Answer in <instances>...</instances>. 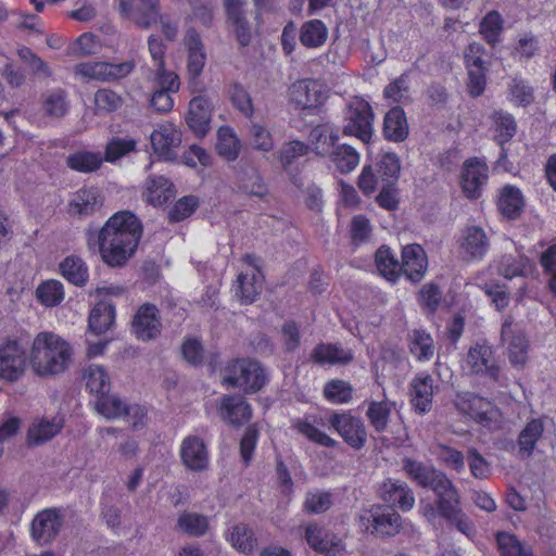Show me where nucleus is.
I'll return each mask as SVG.
<instances>
[{
    "mask_svg": "<svg viewBox=\"0 0 556 556\" xmlns=\"http://www.w3.org/2000/svg\"><path fill=\"white\" fill-rule=\"evenodd\" d=\"M319 427L334 430L343 442L355 451L363 450L368 440L364 420L350 410L342 413L332 410L328 418L321 415L305 414L292 422V428L309 442L328 448L337 447L339 442L320 430Z\"/></svg>",
    "mask_w": 556,
    "mask_h": 556,
    "instance_id": "nucleus-1",
    "label": "nucleus"
},
{
    "mask_svg": "<svg viewBox=\"0 0 556 556\" xmlns=\"http://www.w3.org/2000/svg\"><path fill=\"white\" fill-rule=\"evenodd\" d=\"M465 363L471 372L486 377L494 382H500L502 370L500 365L493 359V352L490 346L484 344L471 346Z\"/></svg>",
    "mask_w": 556,
    "mask_h": 556,
    "instance_id": "nucleus-24",
    "label": "nucleus"
},
{
    "mask_svg": "<svg viewBox=\"0 0 556 556\" xmlns=\"http://www.w3.org/2000/svg\"><path fill=\"white\" fill-rule=\"evenodd\" d=\"M216 412L225 425L236 429L248 425L253 417L252 405L241 394L220 396L216 404Z\"/></svg>",
    "mask_w": 556,
    "mask_h": 556,
    "instance_id": "nucleus-15",
    "label": "nucleus"
},
{
    "mask_svg": "<svg viewBox=\"0 0 556 556\" xmlns=\"http://www.w3.org/2000/svg\"><path fill=\"white\" fill-rule=\"evenodd\" d=\"M497 206L506 218H518L525 207V199L521 191L511 185L504 186L498 195Z\"/></svg>",
    "mask_w": 556,
    "mask_h": 556,
    "instance_id": "nucleus-37",
    "label": "nucleus"
},
{
    "mask_svg": "<svg viewBox=\"0 0 556 556\" xmlns=\"http://www.w3.org/2000/svg\"><path fill=\"white\" fill-rule=\"evenodd\" d=\"M402 468L412 481L419 486L431 489L438 495L435 506L432 508V516L434 519H443L447 526H451L452 481L433 466L409 457L403 458Z\"/></svg>",
    "mask_w": 556,
    "mask_h": 556,
    "instance_id": "nucleus-4",
    "label": "nucleus"
},
{
    "mask_svg": "<svg viewBox=\"0 0 556 556\" xmlns=\"http://www.w3.org/2000/svg\"><path fill=\"white\" fill-rule=\"evenodd\" d=\"M496 543L501 556H533L531 547L522 544L511 533L498 532L496 534Z\"/></svg>",
    "mask_w": 556,
    "mask_h": 556,
    "instance_id": "nucleus-56",
    "label": "nucleus"
},
{
    "mask_svg": "<svg viewBox=\"0 0 556 556\" xmlns=\"http://www.w3.org/2000/svg\"><path fill=\"white\" fill-rule=\"evenodd\" d=\"M501 341L507 343L508 358L513 366L522 367L528 359V340L522 329L507 316L501 329Z\"/></svg>",
    "mask_w": 556,
    "mask_h": 556,
    "instance_id": "nucleus-20",
    "label": "nucleus"
},
{
    "mask_svg": "<svg viewBox=\"0 0 556 556\" xmlns=\"http://www.w3.org/2000/svg\"><path fill=\"white\" fill-rule=\"evenodd\" d=\"M395 403L384 397L381 401H368L366 417L371 428L377 433H383L388 429L390 417Z\"/></svg>",
    "mask_w": 556,
    "mask_h": 556,
    "instance_id": "nucleus-36",
    "label": "nucleus"
},
{
    "mask_svg": "<svg viewBox=\"0 0 556 556\" xmlns=\"http://www.w3.org/2000/svg\"><path fill=\"white\" fill-rule=\"evenodd\" d=\"M98 48L97 36L91 33H84L70 43L67 54L71 56H89L96 54Z\"/></svg>",
    "mask_w": 556,
    "mask_h": 556,
    "instance_id": "nucleus-62",
    "label": "nucleus"
},
{
    "mask_svg": "<svg viewBox=\"0 0 556 556\" xmlns=\"http://www.w3.org/2000/svg\"><path fill=\"white\" fill-rule=\"evenodd\" d=\"M332 505V495L327 491H309L304 501V510L309 514H321Z\"/></svg>",
    "mask_w": 556,
    "mask_h": 556,
    "instance_id": "nucleus-64",
    "label": "nucleus"
},
{
    "mask_svg": "<svg viewBox=\"0 0 556 556\" xmlns=\"http://www.w3.org/2000/svg\"><path fill=\"white\" fill-rule=\"evenodd\" d=\"M184 466L190 471L199 472L208 467V450L204 441L197 435L186 437L179 450Z\"/></svg>",
    "mask_w": 556,
    "mask_h": 556,
    "instance_id": "nucleus-27",
    "label": "nucleus"
},
{
    "mask_svg": "<svg viewBox=\"0 0 556 556\" xmlns=\"http://www.w3.org/2000/svg\"><path fill=\"white\" fill-rule=\"evenodd\" d=\"M60 273L67 282L85 287L89 280V268L78 255H68L60 263Z\"/></svg>",
    "mask_w": 556,
    "mask_h": 556,
    "instance_id": "nucleus-38",
    "label": "nucleus"
},
{
    "mask_svg": "<svg viewBox=\"0 0 556 556\" xmlns=\"http://www.w3.org/2000/svg\"><path fill=\"white\" fill-rule=\"evenodd\" d=\"M137 141L135 139H124L114 137L105 146L103 162L114 163L129 152L136 150Z\"/></svg>",
    "mask_w": 556,
    "mask_h": 556,
    "instance_id": "nucleus-60",
    "label": "nucleus"
},
{
    "mask_svg": "<svg viewBox=\"0 0 556 556\" xmlns=\"http://www.w3.org/2000/svg\"><path fill=\"white\" fill-rule=\"evenodd\" d=\"M508 96L511 102L523 108L531 104L534 100L532 86L520 77H514L508 83Z\"/></svg>",
    "mask_w": 556,
    "mask_h": 556,
    "instance_id": "nucleus-58",
    "label": "nucleus"
},
{
    "mask_svg": "<svg viewBox=\"0 0 556 556\" xmlns=\"http://www.w3.org/2000/svg\"><path fill=\"white\" fill-rule=\"evenodd\" d=\"M334 168L341 174H350L359 164V153L346 143L338 144L327 157Z\"/></svg>",
    "mask_w": 556,
    "mask_h": 556,
    "instance_id": "nucleus-42",
    "label": "nucleus"
},
{
    "mask_svg": "<svg viewBox=\"0 0 556 556\" xmlns=\"http://www.w3.org/2000/svg\"><path fill=\"white\" fill-rule=\"evenodd\" d=\"M123 102V98L112 89L101 88L94 93V104L98 112H115L122 108Z\"/></svg>",
    "mask_w": 556,
    "mask_h": 556,
    "instance_id": "nucleus-63",
    "label": "nucleus"
},
{
    "mask_svg": "<svg viewBox=\"0 0 556 556\" xmlns=\"http://www.w3.org/2000/svg\"><path fill=\"white\" fill-rule=\"evenodd\" d=\"M134 60L121 63L106 61L81 62L74 66V74L85 81L112 83L128 77L135 70Z\"/></svg>",
    "mask_w": 556,
    "mask_h": 556,
    "instance_id": "nucleus-8",
    "label": "nucleus"
},
{
    "mask_svg": "<svg viewBox=\"0 0 556 556\" xmlns=\"http://www.w3.org/2000/svg\"><path fill=\"white\" fill-rule=\"evenodd\" d=\"M121 13L143 29L159 21L160 0H117Z\"/></svg>",
    "mask_w": 556,
    "mask_h": 556,
    "instance_id": "nucleus-22",
    "label": "nucleus"
},
{
    "mask_svg": "<svg viewBox=\"0 0 556 556\" xmlns=\"http://www.w3.org/2000/svg\"><path fill=\"white\" fill-rule=\"evenodd\" d=\"M240 140L230 126H222L217 131V153L227 161H235L240 152Z\"/></svg>",
    "mask_w": 556,
    "mask_h": 556,
    "instance_id": "nucleus-49",
    "label": "nucleus"
},
{
    "mask_svg": "<svg viewBox=\"0 0 556 556\" xmlns=\"http://www.w3.org/2000/svg\"><path fill=\"white\" fill-rule=\"evenodd\" d=\"M84 379L86 381V388L91 394H94L96 397L104 391H110V377L106 370L100 365H89L84 371Z\"/></svg>",
    "mask_w": 556,
    "mask_h": 556,
    "instance_id": "nucleus-53",
    "label": "nucleus"
},
{
    "mask_svg": "<svg viewBox=\"0 0 556 556\" xmlns=\"http://www.w3.org/2000/svg\"><path fill=\"white\" fill-rule=\"evenodd\" d=\"M104 195L94 186H84L71 194L67 205V215L77 220H85L102 213Z\"/></svg>",
    "mask_w": 556,
    "mask_h": 556,
    "instance_id": "nucleus-11",
    "label": "nucleus"
},
{
    "mask_svg": "<svg viewBox=\"0 0 556 556\" xmlns=\"http://www.w3.org/2000/svg\"><path fill=\"white\" fill-rule=\"evenodd\" d=\"M26 350L17 339H8L0 344V379L18 381L25 374Z\"/></svg>",
    "mask_w": 556,
    "mask_h": 556,
    "instance_id": "nucleus-14",
    "label": "nucleus"
},
{
    "mask_svg": "<svg viewBox=\"0 0 556 556\" xmlns=\"http://www.w3.org/2000/svg\"><path fill=\"white\" fill-rule=\"evenodd\" d=\"M374 118L370 103L363 97L355 96L348 104L342 132L368 143L374 134Z\"/></svg>",
    "mask_w": 556,
    "mask_h": 556,
    "instance_id": "nucleus-7",
    "label": "nucleus"
},
{
    "mask_svg": "<svg viewBox=\"0 0 556 556\" xmlns=\"http://www.w3.org/2000/svg\"><path fill=\"white\" fill-rule=\"evenodd\" d=\"M457 243L458 258L466 264L483 261L491 247L490 237L478 225H466L460 230Z\"/></svg>",
    "mask_w": 556,
    "mask_h": 556,
    "instance_id": "nucleus-10",
    "label": "nucleus"
},
{
    "mask_svg": "<svg viewBox=\"0 0 556 556\" xmlns=\"http://www.w3.org/2000/svg\"><path fill=\"white\" fill-rule=\"evenodd\" d=\"M154 83L157 89L152 93L150 105L156 112L167 113L174 108L172 93H176L180 88V79L177 74L154 75Z\"/></svg>",
    "mask_w": 556,
    "mask_h": 556,
    "instance_id": "nucleus-29",
    "label": "nucleus"
},
{
    "mask_svg": "<svg viewBox=\"0 0 556 556\" xmlns=\"http://www.w3.org/2000/svg\"><path fill=\"white\" fill-rule=\"evenodd\" d=\"M483 54L484 47L479 42L469 43L464 51V62L468 72L467 90L475 98L483 93L486 85Z\"/></svg>",
    "mask_w": 556,
    "mask_h": 556,
    "instance_id": "nucleus-17",
    "label": "nucleus"
},
{
    "mask_svg": "<svg viewBox=\"0 0 556 556\" xmlns=\"http://www.w3.org/2000/svg\"><path fill=\"white\" fill-rule=\"evenodd\" d=\"M408 74L405 72L390 81L383 89V98L400 104L409 98Z\"/></svg>",
    "mask_w": 556,
    "mask_h": 556,
    "instance_id": "nucleus-59",
    "label": "nucleus"
},
{
    "mask_svg": "<svg viewBox=\"0 0 556 556\" xmlns=\"http://www.w3.org/2000/svg\"><path fill=\"white\" fill-rule=\"evenodd\" d=\"M383 137L391 142H403L409 135V126L403 108L395 105L384 115Z\"/></svg>",
    "mask_w": 556,
    "mask_h": 556,
    "instance_id": "nucleus-33",
    "label": "nucleus"
},
{
    "mask_svg": "<svg viewBox=\"0 0 556 556\" xmlns=\"http://www.w3.org/2000/svg\"><path fill=\"white\" fill-rule=\"evenodd\" d=\"M401 164L395 153H384L375 163L363 167L357 186L362 193L370 197L376 191V203L387 211H396L400 205L397 188Z\"/></svg>",
    "mask_w": 556,
    "mask_h": 556,
    "instance_id": "nucleus-3",
    "label": "nucleus"
},
{
    "mask_svg": "<svg viewBox=\"0 0 556 556\" xmlns=\"http://www.w3.org/2000/svg\"><path fill=\"white\" fill-rule=\"evenodd\" d=\"M154 153L163 160L176 157L175 149L181 143V131L174 123H162L150 136Z\"/></svg>",
    "mask_w": 556,
    "mask_h": 556,
    "instance_id": "nucleus-25",
    "label": "nucleus"
},
{
    "mask_svg": "<svg viewBox=\"0 0 556 556\" xmlns=\"http://www.w3.org/2000/svg\"><path fill=\"white\" fill-rule=\"evenodd\" d=\"M433 396L432 378L427 374L417 375L410 383V403L419 413L430 409Z\"/></svg>",
    "mask_w": 556,
    "mask_h": 556,
    "instance_id": "nucleus-35",
    "label": "nucleus"
},
{
    "mask_svg": "<svg viewBox=\"0 0 556 556\" xmlns=\"http://www.w3.org/2000/svg\"><path fill=\"white\" fill-rule=\"evenodd\" d=\"M380 498L392 509L399 508L408 511L415 504V496L406 482L387 479L379 486Z\"/></svg>",
    "mask_w": 556,
    "mask_h": 556,
    "instance_id": "nucleus-28",
    "label": "nucleus"
},
{
    "mask_svg": "<svg viewBox=\"0 0 556 556\" xmlns=\"http://www.w3.org/2000/svg\"><path fill=\"white\" fill-rule=\"evenodd\" d=\"M503 18L502 15L493 10L490 11L480 23V33L484 40L494 46L500 41V37L503 31Z\"/></svg>",
    "mask_w": 556,
    "mask_h": 556,
    "instance_id": "nucleus-57",
    "label": "nucleus"
},
{
    "mask_svg": "<svg viewBox=\"0 0 556 556\" xmlns=\"http://www.w3.org/2000/svg\"><path fill=\"white\" fill-rule=\"evenodd\" d=\"M41 108L49 117L61 118L68 112L67 93L59 88L42 94Z\"/></svg>",
    "mask_w": 556,
    "mask_h": 556,
    "instance_id": "nucleus-46",
    "label": "nucleus"
},
{
    "mask_svg": "<svg viewBox=\"0 0 556 556\" xmlns=\"http://www.w3.org/2000/svg\"><path fill=\"white\" fill-rule=\"evenodd\" d=\"M102 164L103 155L101 152L80 150L71 153L66 157V165L68 168L84 174L97 172Z\"/></svg>",
    "mask_w": 556,
    "mask_h": 556,
    "instance_id": "nucleus-43",
    "label": "nucleus"
},
{
    "mask_svg": "<svg viewBox=\"0 0 556 556\" xmlns=\"http://www.w3.org/2000/svg\"><path fill=\"white\" fill-rule=\"evenodd\" d=\"M375 263L378 271L390 282H396L401 275V263L397 261L391 249L381 245L375 254Z\"/></svg>",
    "mask_w": 556,
    "mask_h": 556,
    "instance_id": "nucleus-44",
    "label": "nucleus"
},
{
    "mask_svg": "<svg viewBox=\"0 0 556 556\" xmlns=\"http://www.w3.org/2000/svg\"><path fill=\"white\" fill-rule=\"evenodd\" d=\"M63 516L60 508H45L31 521L30 533L33 540L40 544L51 543L63 526Z\"/></svg>",
    "mask_w": 556,
    "mask_h": 556,
    "instance_id": "nucleus-21",
    "label": "nucleus"
},
{
    "mask_svg": "<svg viewBox=\"0 0 556 556\" xmlns=\"http://www.w3.org/2000/svg\"><path fill=\"white\" fill-rule=\"evenodd\" d=\"M62 429V424L56 419L42 418L37 424H33L27 432V441L31 445H37L51 440Z\"/></svg>",
    "mask_w": 556,
    "mask_h": 556,
    "instance_id": "nucleus-51",
    "label": "nucleus"
},
{
    "mask_svg": "<svg viewBox=\"0 0 556 556\" xmlns=\"http://www.w3.org/2000/svg\"><path fill=\"white\" fill-rule=\"evenodd\" d=\"M238 288L236 294L242 304L253 303L263 290V276L240 274L238 276Z\"/></svg>",
    "mask_w": 556,
    "mask_h": 556,
    "instance_id": "nucleus-48",
    "label": "nucleus"
},
{
    "mask_svg": "<svg viewBox=\"0 0 556 556\" xmlns=\"http://www.w3.org/2000/svg\"><path fill=\"white\" fill-rule=\"evenodd\" d=\"M328 28L321 20L313 18L304 22L299 30V39L303 47L317 49L325 45Z\"/></svg>",
    "mask_w": 556,
    "mask_h": 556,
    "instance_id": "nucleus-39",
    "label": "nucleus"
},
{
    "mask_svg": "<svg viewBox=\"0 0 556 556\" xmlns=\"http://www.w3.org/2000/svg\"><path fill=\"white\" fill-rule=\"evenodd\" d=\"M323 393L331 404H348L353 400L354 388L349 381L334 378L325 383Z\"/></svg>",
    "mask_w": 556,
    "mask_h": 556,
    "instance_id": "nucleus-47",
    "label": "nucleus"
},
{
    "mask_svg": "<svg viewBox=\"0 0 556 556\" xmlns=\"http://www.w3.org/2000/svg\"><path fill=\"white\" fill-rule=\"evenodd\" d=\"M488 165L477 157L467 160L462 168L459 186L466 199L477 200L482 195L483 187L489 178Z\"/></svg>",
    "mask_w": 556,
    "mask_h": 556,
    "instance_id": "nucleus-18",
    "label": "nucleus"
},
{
    "mask_svg": "<svg viewBox=\"0 0 556 556\" xmlns=\"http://www.w3.org/2000/svg\"><path fill=\"white\" fill-rule=\"evenodd\" d=\"M353 359L351 351L343 350L339 344L336 343H318L312 350L309 355V362L319 365H346Z\"/></svg>",
    "mask_w": 556,
    "mask_h": 556,
    "instance_id": "nucleus-34",
    "label": "nucleus"
},
{
    "mask_svg": "<svg viewBox=\"0 0 556 556\" xmlns=\"http://www.w3.org/2000/svg\"><path fill=\"white\" fill-rule=\"evenodd\" d=\"M36 296L47 307L58 306L64 300V287L59 280L42 281L36 289Z\"/></svg>",
    "mask_w": 556,
    "mask_h": 556,
    "instance_id": "nucleus-54",
    "label": "nucleus"
},
{
    "mask_svg": "<svg viewBox=\"0 0 556 556\" xmlns=\"http://www.w3.org/2000/svg\"><path fill=\"white\" fill-rule=\"evenodd\" d=\"M229 540L231 545L243 554H251L257 546L254 532L244 523L231 528Z\"/></svg>",
    "mask_w": 556,
    "mask_h": 556,
    "instance_id": "nucleus-55",
    "label": "nucleus"
},
{
    "mask_svg": "<svg viewBox=\"0 0 556 556\" xmlns=\"http://www.w3.org/2000/svg\"><path fill=\"white\" fill-rule=\"evenodd\" d=\"M290 102L298 110H312L321 106L327 100L323 86L315 79L306 78L293 83L289 88Z\"/></svg>",
    "mask_w": 556,
    "mask_h": 556,
    "instance_id": "nucleus-19",
    "label": "nucleus"
},
{
    "mask_svg": "<svg viewBox=\"0 0 556 556\" xmlns=\"http://www.w3.org/2000/svg\"><path fill=\"white\" fill-rule=\"evenodd\" d=\"M212 118V105L203 96H197L189 102L186 123L191 131L199 138H203L210 130Z\"/></svg>",
    "mask_w": 556,
    "mask_h": 556,
    "instance_id": "nucleus-30",
    "label": "nucleus"
},
{
    "mask_svg": "<svg viewBox=\"0 0 556 556\" xmlns=\"http://www.w3.org/2000/svg\"><path fill=\"white\" fill-rule=\"evenodd\" d=\"M528 263V258L522 255L505 254L501 257L498 273L506 279L521 276Z\"/></svg>",
    "mask_w": 556,
    "mask_h": 556,
    "instance_id": "nucleus-61",
    "label": "nucleus"
},
{
    "mask_svg": "<svg viewBox=\"0 0 556 556\" xmlns=\"http://www.w3.org/2000/svg\"><path fill=\"white\" fill-rule=\"evenodd\" d=\"M226 24L231 29L241 48L250 46L253 39V25L249 20L245 0H224Z\"/></svg>",
    "mask_w": 556,
    "mask_h": 556,
    "instance_id": "nucleus-16",
    "label": "nucleus"
},
{
    "mask_svg": "<svg viewBox=\"0 0 556 556\" xmlns=\"http://www.w3.org/2000/svg\"><path fill=\"white\" fill-rule=\"evenodd\" d=\"M309 152V146L300 140H291L285 142L278 153L279 161L285 172L290 176L293 185L301 187L300 165L302 159L306 157Z\"/></svg>",
    "mask_w": 556,
    "mask_h": 556,
    "instance_id": "nucleus-26",
    "label": "nucleus"
},
{
    "mask_svg": "<svg viewBox=\"0 0 556 556\" xmlns=\"http://www.w3.org/2000/svg\"><path fill=\"white\" fill-rule=\"evenodd\" d=\"M408 349L417 361H430L434 354L433 339L426 330L414 329L408 333Z\"/></svg>",
    "mask_w": 556,
    "mask_h": 556,
    "instance_id": "nucleus-45",
    "label": "nucleus"
},
{
    "mask_svg": "<svg viewBox=\"0 0 556 556\" xmlns=\"http://www.w3.org/2000/svg\"><path fill=\"white\" fill-rule=\"evenodd\" d=\"M361 526L369 533L379 538L394 536L400 532L402 518L391 507L372 505L359 516Z\"/></svg>",
    "mask_w": 556,
    "mask_h": 556,
    "instance_id": "nucleus-9",
    "label": "nucleus"
},
{
    "mask_svg": "<svg viewBox=\"0 0 556 556\" xmlns=\"http://www.w3.org/2000/svg\"><path fill=\"white\" fill-rule=\"evenodd\" d=\"M131 330L141 341H150L160 336L162 321L160 311L155 304L143 303L134 315Z\"/></svg>",
    "mask_w": 556,
    "mask_h": 556,
    "instance_id": "nucleus-23",
    "label": "nucleus"
},
{
    "mask_svg": "<svg viewBox=\"0 0 556 556\" xmlns=\"http://www.w3.org/2000/svg\"><path fill=\"white\" fill-rule=\"evenodd\" d=\"M428 267V258L424 248L420 244H408L402 250V274L412 281L419 282Z\"/></svg>",
    "mask_w": 556,
    "mask_h": 556,
    "instance_id": "nucleus-31",
    "label": "nucleus"
},
{
    "mask_svg": "<svg viewBox=\"0 0 556 556\" xmlns=\"http://www.w3.org/2000/svg\"><path fill=\"white\" fill-rule=\"evenodd\" d=\"M210 527L208 518L197 513L184 511L177 520V528L188 536H203Z\"/></svg>",
    "mask_w": 556,
    "mask_h": 556,
    "instance_id": "nucleus-50",
    "label": "nucleus"
},
{
    "mask_svg": "<svg viewBox=\"0 0 556 556\" xmlns=\"http://www.w3.org/2000/svg\"><path fill=\"white\" fill-rule=\"evenodd\" d=\"M143 226L137 215L124 210L114 213L98 232L101 261L111 268L125 266L135 255Z\"/></svg>",
    "mask_w": 556,
    "mask_h": 556,
    "instance_id": "nucleus-2",
    "label": "nucleus"
},
{
    "mask_svg": "<svg viewBox=\"0 0 556 556\" xmlns=\"http://www.w3.org/2000/svg\"><path fill=\"white\" fill-rule=\"evenodd\" d=\"M544 431V425L541 419L530 420L521 430L518 437L519 453L529 457L535 447L538 440Z\"/></svg>",
    "mask_w": 556,
    "mask_h": 556,
    "instance_id": "nucleus-52",
    "label": "nucleus"
},
{
    "mask_svg": "<svg viewBox=\"0 0 556 556\" xmlns=\"http://www.w3.org/2000/svg\"><path fill=\"white\" fill-rule=\"evenodd\" d=\"M454 406L464 415L469 416L483 427L497 428L501 422V412L491 402L475 394H457Z\"/></svg>",
    "mask_w": 556,
    "mask_h": 556,
    "instance_id": "nucleus-12",
    "label": "nucleus"
},
{
    "mask_svg": "<svg viewBox=\"0 0 556 556\" xmlns=\"http://www.w3.org/2000/svg\"><path fill=\"white\" fill-rule=\"evenodd\" d=\"M222 383L252 395L268 383V375L258 361L250 357L230 359L222 370Z\"/></svg>",
    "mask_w": 556,
    "mask_h": 556,
    "instance_id": "nucleus-6",
    "label": "nucleus"
},
{
    "mask_svg": "<svg viewBox=\"0 0 556 556\" xmlns=\"http://www.w3.org/2000/svg\"><path fill=\"white\" fill-rule=\"evenodd\" d=\"M115 321V306L111 302L100 301L90 312L88 326L96 334L106 332Z\"/></svg>",
    "mask_w": 556,
    "mask_h": 556,
    "instance_id": "nucleus-40",
    "label": "nucleus"
},
{
    "mask_svg": "<svg viewBox=\"0 0 556 556\" xmlns=\"http://www.w3.org/2000/svg\"><path fill=\"white\" fill-rule=\"evenodd\" d=\"M104 391L96 397L97 412L105 418L127 417L134 429L146 424L147 409L140 405H127L119 397Z\"/></svg>",
    "mask_w": 556,
    "mask_h": 556,
    "instance_id": "nucleus-13",
    "label": "nucleus"
},
{
    "mask_svg": "<svg viewBox=\"0 0 556 556\" xmlns=\"http://www.w3.org/2000/svg\"><path fill=\"white\" fill-rule=\"evenodd\" d=\"M73 351L67 341L60 336L39 332L31 345L30 365L36 375L49 377L63 372L72 361Z\"/></svg>",
    "mask_w": 556,
    "mask_h": 556,
    "instance_id": "nucleus-5",
    "label": "nucleus"
},
{
    "mask_svg": "<svg viewBox=\"0 0 556 556\" xmlns=\"http://www.w3.org/2000/svg\"><path fill=\"white\" fill-rule=\"evenodd\" d=\"M174 184L164 176L151 178L147 187V201L153 206H163L175 198Z\"/></svg>",
    "mask_w": 556,
    "mask_h": 556,
    "instance_id": "nucleus-41",
    "label": "nucleus"
},
{
    "mask_svg": "<svg viewBox=\"0 0 556 556\" xmlns=\"http://www.w3.org/2000/svg\"><path fill=\"white\" fill-rule=\"evenodd\" d=\"M339 128L332 124H318L312 128L308 135L309 149L320 156L328 157L333 149L339 144Z\"/></svg>",
    "mask_w": 556,
    "mask_h": 556,
    "instance_id": "nucleus-32",
    "label": "nucleus"
}]
</instances>
